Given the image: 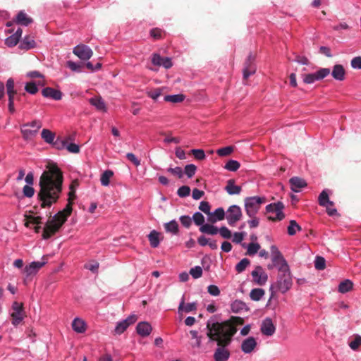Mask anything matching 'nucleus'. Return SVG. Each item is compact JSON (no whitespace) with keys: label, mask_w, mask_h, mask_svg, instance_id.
<instances>
[{"label":"nucleus","mask_w":361,"mask_h":361,"mask_svg":"<svg viewBox=\"0 0 361 361\" xmlns=\"http://www.w3.org/2000/svg\"><path fill=\"white\" fill-rule=\"evenodd\" d=\"M63 181L61 169L56 164H49L39 179L40 190L37 196L42 207H50L57 202L62 192Z\"/></svg>","instance_id":"obj_1"},{"label":"nucleus","mask_w":361,"mask_h":361,"mask_svg":"<svg viewBox=\"0 0 361 361\" xmlns=\"http://www.w3.org/2000/svg\"><path fill=\"white\" fill-rule=\"evenodd\" d=\"M207 335L211 341H218L219 347L216 349L214 361H227L230 352L227 346L236 333V328L228 322H221L216 315L211 317L207 322Z\"/></svg>","instance_id":"obj_2"},{"label":"nucleus","mask_w":361,"mask_h":361,"mask_svg":"<svg viewBox=\"0 0 361 361\" xmlns=\"http://www.w3.org/2000/svg\"><path fill=\"white\" fill-rule=\"evenodd\" d=\"M71 212L72 202H68L63 211L54 214L51 220L46 225L42 235L43 238L48 239L51 238L61 228Z\"/></svg>","instance_id":"obj_3"},{"label":"nucleus","mask_w":361,"mask_h":361,"mask_svg":"<svg viewBox=\"0 0 361 361\" xmlns=\"http://www.w3.org/2000/svg\"><path fill=\"white\" fill-rule=\"evenodd\" d=\"M293 286V279L290 268L287 270L281 271L277 276L276 281L270 286V290L275 289V291H279L285 293L289 290Z\"/></svg>","instance_id":"obj_4"},{"label":"nucleus","mask_w":361,"mask_h":361,"mask_svg":"<svg viewBox=\"0 0 361 361\" xmlns=\"http://www.w3.org/2000/svg\"><path fill=\"white\" fill-rule=\"evenodd\" d=\"M265 202V197L259 196L247 197L245 199V209L249 217H254L258 213L260 206Z\"/></svg>","instance_id":"obj_5"},{"label":"nucleus","mask_w":361,"mask_h":361,"mask_svg":"<svg viewBox=\"0 0 361 361\" xmlns=\"http://www.w3.org/2000/svg\"><path fill=\"white\" fill-rule=\"evenodd\" d=\"M42 123L39 120H34L23 124L20 126L22 137L25 140H30L34 138L42 128Z\"/></svg>","instance_id":"obj_6"},{"label":"nucleus","mask_w":361,"mask_h":361,"mask_svg":"<svg viewBox=\"0 0 361 361\" xmlns=\"http://www.w3.org/2000/svg\"><path fill=\"white\" fill-rule=\"evenodd\" d=\"M266 212L267 213H275V216H269V220L272 221H281L285 218V214L283 212L284 204L282 202L278 201L277 202L271 203L266 206Z\"/></svg>","instance_id":"obj_7"},{"label":"nucleus","mask_w":361,"mask_h":361,"mask_svg":"<svg viewBox=\"0 0 361 361\" xmlns=\"http://www.w3.org/2000/svg\"><path fill=\"white\" fill-rule=\"evenodd\" d=\"M13 312L11 314V324L14 326H17L24 319L25 311L23 303L15 301L12 304Z\"/></svg>","instance_id":"obj_8"},{"label":"nucleus","mask_w":361,"mask_h":361,"mask_svg":"<svg viewBox=\"0 0 361 361\" xmlns=\"http://www.w3.org/2000/svg\"><path fill=\"white\" fill-rule=\"evenodd\" d=\"M329 68H322L314 73L302 75V80L306 84H312L315 81L324 79L329 75Z\"/></svg>","instance_id":"obj_9"},{"label":"nucleus","mask_w":361,"mask_h":361,"mask_svg":"<svg viewBox=\"0 0 361 361\" xmlns=\"http://www.w3.org/2000/svg\"><path fill=\"white\" fill-rule=\"evenodd\" d=\"M242 210L238 205L233 204L226 211V218L229 226H234L242 217Z\"/></svg>","instance_id":"obj_10"},{"label":"nucleus","mask_w":361,"mask_h":361,"mask_svg":"<svg viewBox=\"0 0 361 361\" xmlns=\"http://www.w3.org/2000/svg\"><path fill=\"white\" fill-rule=\"evenodd\" d=\"M329 190L327 189L322 190L319 195L318 202L320 206L326 208L327 214L333 216L337 214V210L335 208L330 207L334 205V202L329 200Z\"/></svg>","instance_id":"obj_11"},{"label":"nucleus","mask_w":361,"mask_h":361,"mask_svg":"<svg viewBox=\"0 0 361 361\" xmlns=\"http://www.w3.org/2000/svg\"><path fill=\"white\" fill-rule=\"evenodd\" d=\"M251 276L253 282L259 286L265 285L268 280V274L261 266H257L251 272Z\"/></svg>","instance_id":"obj_12"},{"label":"nucleus","mask_w":361,"mask_h":361,"mask_svg":"<svg viewBox=\"0 0 361 361\" xmlns=\"http://www.w3.org/2000/svg\"><path fill=\"white\" fill-rule=\"evenodd\" d=\"M137 321V316L134 314L129 315L126 319L119 321L116 323L115 332L117 334H123L128 327Z\"/></svg>","instance_id":"obj_13"},{"label":"nucleus","mask_w":361,"mask_h":361,"mask_svg":"<svg viewBox=\"0 0 361 361\" xmlns=\"http://www.w3.org/2000/svg\"><path fill=\"white\" fill-rule=\"evenodd\" d=\"M73 53L81 60H88L92 56V50L85 44H78L73 49Z\"/></svg>","instance_id":"obj_14"},{"label":"nucleus","mask_w":361,"mask_h":361,"mask_svg":"<svg viewBox=\"0 0 361 361\" xmlns=\"http://www.w3.org/2000/svg\"><path fill=\"white\" fill-rule=\"evenodd\" d=\"M256 70L257 68L255 63V56L252 54H250L245 62L243 71V78L247 79L250 75L255 73Z\"/></svg>","instance_id":"obj_15"},{"label":"nucleus","mask_w":361,"mask_h":361,"mask_svg":"<svg viewBox=\"0 0 361 361\" xmlns=\"http://www.w3.org/2000/svg\"><path fill=\"white\" fill-rule=\"evenodd\" d=\"M260 330L263 335L267 336H272L276 331V326L274 324L272 319L269 317L265 318L262 322Z\"/></svg>","instance_id":"obj_16"},{"label":"nucleus","mask_w":361,"mask_h":361,"mask_svg":"<svg viewBox=\"0 0 361 361\" xmlns=\"http://www.w3.org/2000/svg\"><path fill=\"white\" fill-rule=\"evenodd\" d=\"M46 264L45 261L42 262H32L28 265H26L23 269V273L26 277L36 274L38 271Z\"/></svg>","instance_id":"obj_17"},{"label":"nucleus","mask_w":361,"mask_h":361,"mask_svg":"<svg viewBox=\"0 0 361 361\" xmlns=\"http://www.w3.org/2000/svg\"><path fill=\"white\" fill-rule=\"evenodd\" d=\"M42 94L45 98H51L56 101L61 100L62 98V92L60 90L49 87L42 89Z\"/></svg>","instance_id":"obj_18"},{"label":"nucleus","mask_w":361,"mask_h":361,"mask_svg":"<svg viewBox=\"0 0 361 361\" xmlns=\"http://www.w3.org/2000/svg\"><path fill=\"white\" fill-rule=\"evenodd\" d=\"M257 341L252 336L248 337L243 341L241 343V350L245 353H250L255 348Z\"/></svg>","instance_id":"obj_19"},{"label":"nucleus","mask_w":361,"mask_h":361,"mask_svg":"<svg viewBox=\"0 0 361 361\" xmlns=\"http://www.w3.org/2000/svg\"><path fill=\"white\" fill-rule=\"evenodd\" d=\"M152 328L147 322H141L137 324L136 331L142 337L148 336L152 332Z\"/></svg>","instance_id":"obj_20"},{"label":"nucleus","mask_w":361,"mask_h":361,"mask_svg":"<svg viewBox=\"0 0 361 361\" xmlns=\"http://www.w3.org/2000/svg\"><path fill=\"white\" fill-rule=\"evenodd\" d=\"M197 307V304L196 302H192L185 305V298L184 295H183L178 306V312L180 313L184 312L185 313H189L193 311H196Z\"/></svg>","instance_id":"obj_21"},{"label":"nucleus","mask_w":361,"mask_h":361,"mask_svg":"<svg viewBox=\"0 0 361 361\" xmlns=\"http://www.w3.org/2000/svg\"><path fill=\"white\" fill-rule=\"evenodd\" d=\"M291 190L295 192H300V189L307 185L305 180L297 176L292 177L290 179Z\"/></svg>","instance_id":"obj_22"},{"label":"nucleus","mask_w":361,"mask_h":361,"mask_svg":"<svg viewBox=\"0 0 361 361\" xmlns=\"http://www.w3.org/2000/svg\"><path fill=\"white\" fill-rule=\"evenodd\" d=\"M235 183V180L234 179H229L227 180V184L225 187V190L230 195H239L242 191L241 186L236 185Z\"/></svg>","instance_id":"obj_23"},{"label":"nucleus","mask_w":361,"mask_h":361,"mask_svg":"<svg viewBox=\"0 0 361 361\" xmlns=\"http://www.w3.org/2000/svg\"><path fill=\"white\" fill-rule=\"evenodd\" d=\"M226 214L222 207H219L216 209L214 212H211L210 215L208 216V221L212 223L221 221L226 217Z\"/></svg>","instance_id":"obj_24"},{"label":"nucleus","mask_w":361,"mask_h":361,"mask_svg":"<svg viewBox=\"0 0 361 361\" xmlns=\"http://www.w3.org/2000/svg\"><path fill=\"white\" fill-rule=\"evenodd\" d=\"M345 71L341 64H336L333 67L331 71L332 77L338 81H343L345 79Z\"/></svg>","instance_id":"obj_25"},{"label":"nucleus","mask_w":361,"mask_h":361,"mask_svg":"<svg viewBox=\"0 0 361 361\" xmlns=\"http://www.w3.org/2000/svg\"><path fill=\"white\" fill-rule=\"evenodd\" d=\"M72 328L74 331L82 334L86 331V323L82 319L76 317L72 322Z\"/></svg>","instance_id":"obj_26"},{"label":"nucleus","mask_w":361,"mask_h":361,"mask_svg":"<svg viewBox=\"0 0 361 361\" xmlns=\"http://www.w3.org/2000/svg\"><path fill=\"white\" fill-rule=\"evenodd\" d=\"M16 23L23 26H27L32 23V19L24 11H20L16 16Z\"/></svg>","instance_id":"obj_27"},{"label":"nucleus","mask_w":361,"mask_h":361,"mask_svg":"<svg viewBox=\"0 0 361 361\" xmlns=\"http://www.w3.org/2000/svg\"><path fill=\"white\" fill-rule=\"evenodd\" d=\"M35 46L36 42L32 37L25 36L19 45V48L24 50H29L35 47Z\"/></svg>","instance_id":"obj_28"},{"label":"nucleus","mask_w":361,"mask_h":361,"mask_svg":"<svg viewBox=\"0 0 361 361\" xmlns=\"http://www.w3.org/2000/svg\"><path fill=\"white\" fill-rule=\"evenodd\" d=\"M231 310L234 313H240L244 310L247 311L248 308L244 302L235 300L231 304Z\"/></svg>","instance_id":"obj_29"},{"label":"nucleus","mask_w":361,"mask_h":361,"mask_svg":"<svg viewBox=\"0 0 361 361\" xmlns=\"http://www.w3.org/2000/svg\"><path fill=\"white\" fill-rule=\"evenodd\" d=\"M164 227L166 233H171L172 235H177L178 233V224L176 220H171L169 222L165 223Z\"/></svg>","instance_id":"obj_30"},{"label":"nucleus","mask_w":361,"mask_h":361,"mask_svg":"<svg viewBox=\"0 0 361 361\" xmlns=\"http://www.w3.org/2000/svg\"><path fill=\"white\" fill-rule=\"evenodd\" d=\"M241 246L243 247H246L247 248V254L248 255H250V256L255 255V254H257V252L260 249L259 244L257 243H253V242L249 243L248 245H247L246 243H243L241 244Z\"/></svg>","instance_id":"obj_31"},{"label":"nucleus","mask_w":361,"mask_h":361,"mask_svg":"<svg viewBox=\"0 0 361 361\" xmlns=\"http://www.w3.org/2000/svg\"><path fill=\"white\" fill-rule=\"evenodd\" d=\"M150 246L153 248L157 247L160 243L159 233L155 230L152 231L148 235Z\"/></svg>","instance_id":"obj_32"},{"label":"nucleus","mask_w":361,"mask_h":361,"mask_svg":"<svg viewBox=\"0 0 361 361\" xmlns=\"http://www.w3.org/2000/svg\"><path fill=\"white\" fill-rule=\"evenodd\" d=\"M90 103L97 110L106 111V104L102 97H92L90 99Z\"/></svg>","instance_id":"obj_33"},{"label":"nucleus","mask_w":361,"mask_h":361,"mask_svg":"<svg viewBox=\"0 0 361 361\" xmlns=\"http://www.w3.org/2000/svg\"><path fill=\"white\" fill-rule=\"evenodd\" d=\"M41 137L45 142L51 145L54 142L56 135L50 130L44 128L42 130Z\"/></svg>","instance_id":"obj_34"},{"label":"nucleus","mask_w":361,"mask_h":361,"mask_svg":"<svg viewBox=\"0 0 361 361\" xmlns=\"http://www.w3.org/2000/svg\"><path fill=\"white\" fill-rule=\"evenodd\" d=\"M353 283L350 279H345L341 281L338 288V292L345 293L353 289Z\"/></svg>","instance_id":"obj_35"},{"label":"nucleus","mask_w":361,"mask_h":361,"mask_svg":"<svg viewBox=\"0 0 361 361\" xmlns=\"http://www.w3.org/2000/svg\"><path fill=\"white\" fill-rule=\"evenodd\" d=\"M200 231L208 235H216L219 232V228L213 225L209 224H204L200 228Z\"/></svg>","instance_id":"obj_36"},{"label":"nucleus","mask_w":361,"mask_h":361,"mask_svg":"<svg viewBox=\"0 0 361 361\" xmlns=\"http://www.w3.org/2000/svg\"><path fill=\"white\" fill-rule=\"evenodd\" d=\"M273 265L276 267L279 271L287 270L289 267L286 260L283 257L278 258L276 261H272Z\"/></svg>","instance_id":"obj_37"},{"label":"nucleus","mask_w":361,"mask_h":361,"mask_svg":"<svg viewBox=\"0 0 361 361\" xmlns=\"http://www.w3.org/2000/svg\"><path fill=\"white\" fill-rule=\"evenodd\" d=\"M185 99L183 94H169L164 97V101L171 103H180Z\"/></svg>","instance_id":"obj_38"},{"label":"nucleus","mask_w":361,"mask_h":361,"mask_svg":"<svg viewBox=\"0 0 361 361\" xmlns=\"http://www.w3.org/2000/svg\"><path fill=\"white\" fill-rule=\"evenodd\" d=\"M6 87L8 98H14L16 91L14 90V80L13 78H10L7 80Z\"/></svg>","instance_id":"obj_39"},{"label":"nucleus","mask_w":361,"mask_h":361,"mask_svg":"<svg viewBox=\"0 0 361 361\" xmlns=\"http://www.w3.org/2000/svg\"><path fill=\"white\" fill-rule=\"evenodd\" d=\"M265 292L262 288H253L250 293L251 300L259 301L264 296Z\"/></svg>","instance_id":"obj_40"},{"label":"nucleus","mask_w":361,"mask_h":361,"mask_svg":"<svg viewBox=\"0 0 361 361\" xmlns=\"http://www.w3.org/2000/svg\"><path fill=\"white\" fill-rule=\"evenodd\" d=\"M240 164L238 161L230 159L225 164L224 169L228 170V171L235 172L240 168Z\"/></svg>","instance_id":"obj_41"},{"label":"nucleus","mask_w":361,"mask_h":361,"mask_svg":"<svg viewBox=\"0 0 361 361\" xmlns=\"http://www.w3.org/2000/svg\"><path fill=\"white\" fill-rule=\"evenodd\" d=\"M113 175L114 173L112 171L106 170L101 176V184L104 186H108L109 185V179L113 176Z\"/></svg>","instance_id":"obj_42"},{"label":"nucleus","mask_w":361,"mask_h":361,"mask_svg":"<svg viewBox=\"0 0 361 361\" xmlns=\"http://www.w3.org/2000/svg\"><path fill=\"white\" fill-rule=\"evenodd\" d=\"M301 226L295 220H290L288 226V233L290 235H294L297 231H301Z\"/></svg>","instance_id":"obj_43"},{"label":"nucleus","mask_w":361,"mask_h":361,"mask_svg":"<svg viewBox=\"0 0 361 361\" xmlns=\"http://www.w3.org/2000/svg\"><path fill=\"white\" fill-rule=\"evenodd\" d=\"M250 261L247 258H243L235 265V271L238 273H242L250 265Z\"/></svg>","instance_id":"obj_44"},{"label":"nucleus","mask_w":361,"mask_h":361,"mask_svg":"<svg viewBox=\"0 0 361 361\" xmlns=\"http://www.w3.org/2000/svg\"><path fill=\"white\" fill-rule=\"evenodd\" d=\"M196 171L197 166L192 164H187L184 168V173L188 178H192L195 174Z\"/></svg>","instance_id":"obj_45"},{"label":"nucleus","mask_w":361,"mask_h":361,"mask_svg":"<svg viewBox=\"0 0 361 361\" xmlns=\"http://www.w3.org/2000/svg\"><path fill=\"white\" fill-rule=\"evenodd\" d=\"M192 220L194 221V223L197 226H202V225H204V216L203 214L200 212H196L193 214Z\"/></svg>","instance_id":"obj_46"},{"label":"nucleus","mask_w":361,"mask_h":361,"mask_svg":"<svg viewBox=\"0 0 361 361\" xmlns=\"http://www.w3.org/2000/svg\"><path fill=\"white\" fill-rule=\"evenodd\" d=\"M314 267L317 270H324L326 267V260L323 257L317 256L314 259Z\"/></svg>","instance_id":"obj_47"},{"label":"nucleus","mask_w":361,"mask_h":361,"mask_svg":"<svg viewBox=\"0 0 361 361\" xmlns=\"http://www.w3.org/2000/svg\"><path fill=\"white\" fill-rule=\"evenodd\" d=\"M67 141L61 140L60 137H57L54 140V142L51 145L56 149L61 150L66 148Z\"/></svg>","instance_id":"obj_48"},{"label":"nucleus","mask_w":361,"mask_h":361,"mask_svg":"<svg viewBox=\"0 0 361 361\" xmlns=\"http://www.w3.org/2000/svg\"><path fill=\"white\" fill-rule=\"evenodd\" d=\"M233 152V147L227 146L219 148L216 150V153L219 157H226L231 154Z\"/></svg>","instance_id":"obj_49"},{"label":"nucleus","mask_w":361,"mask_h":361,"mask_svg":"<svg viewBox=\"0 0 361 361\" xmlns=\"http://www.w3.org/2000/svg\"><path fill=\"white\" fill-rule=\"evenodd\" d=\"M25 90L31 94H35L38 92V87L35 82H27L25 86Z\"/></svg>","instance_id":"obj_50"},{"label":"nucleus","mask_w":361,"mask_h":361,"mask_svg":"<svg viewBox=\"0 0 361 361\" xmlns=\"http://www.w3.org/2000/svg\"><path fill=\"white\" fill-rule=\"evenodd\" d=\"M190 193V188L188 185L180 186L177 190V195L180 197H186L189 196Z\"/></svg>","instance_id":"obj_51"},{"label":"nucleus","mask_w":361,"mask_h":361,"mask_svg":"<svg viewBox=\"0 0 361 361\" xmlns=\"http://www.w3.org/2000/svg\"><path fill=\"white\" fill-rule=\"evenodd\" d=\"M247 233L244 231L243 232H235L233 235V242L235 244H242V241Z\"/></svg>","instance_id":"obj_52"},{"label":"nucleus","mask_w":361,"mask_h":361,"mask_svg":"<svg viewBox=\"0 0 361 361\" xmlns=\"http://www.w3.org/2000/svg\"><path fill=\"white\" fill-rule=\"evenodd\" d=\"M190 274H191L193 279H199L202 275V269L200 266H195L190 269Z\"/></svg>","instance_id":"obj_53"},{"label":"nucleus","mask_w":361,"mask_h":361,"mask_svg":"<svg viewBox=\"0 0 361 361\" xmlns=\"http://www.w3.org/2000/svg\"><path fill=\"white\" fill-rule=\"evenodd\" d=\"M67 66L73 71L75 72H81L82 64L81 63L74 62L72 61H68L67 62Z\"/></svg>","instance_id":"obj_54"},{"label":"nucleus","mask_w":361,"mask_h":361,"mask_svg":"<svg viewBox=\"0 0 361 361\" xmlns=\"http://www.w3.org/2000/svg\"><path fill=\"white\" fill-rule=\"evenodd\" d=\"M270 250L271 261H276L278 258H281V257H283L276 245H271Z\"/></svg>","instance_id":"obj_55"},{"label":"nucleus","mask_w":361,"mask_h":361,"mask_svg":"<svg viewBox=\"0 0 361 361\" xmlns=\"http://www.w3.org/2000/svg\"><path fill=\"white\" fill-rule=\"evenodd\" d=\"M220 235L224 239H230L232 236L231 231L226 226H221L219 228Z\"/></svg>","instance_id":"obj_56"},{"label":"nucleus","mask_w":361,"mask_h":361,"mask_svg":"<svg viewBox=\"0 0 361 361\" xmlns=\"http://www.w3.org/2000/svg\"><path fill=\"white\" fill-rule=\"evenodd\" d=\"M199 209L200 210H201L202 212H204V214H207L208 216L210 215L211 214V212H210V209H211V206L209 204V203L208 202H206V201H202L200 203V205H199Z\"/></svg>","instance_id":"obj_57"},{"label":"nucleus","mask_w":361,"mask_h":361,"mask_svg":"<svg viewBox=\"0 0 361 361\" xmlns=\"http://www.w3.org/2000/svg\"><path fill=\"white\" fill-rule=\"evenodd\" d=\"M162 90L161 88H156L154 90H149L147 92V95L152 99L157 100L158 97L161 94Z\"/></svg>","instance_id":"obj_58"},{"label":"nucleus","mask_w":361,"mask_h":361,"mask_svg":"<svg viewBox=\"0 0 361 361\" xmlns=\"http://www.w3.org/2000/svg\"><path fill=\"white\" fill-rule=\"evenodd\" d=\"M192 154L195 158L197 160H203L205 159V153L203 149H193L191 150Z\"/></svg>","instance_id":"obj_59"},{"label":"nucleus","mask_w":361,"mask_h":361,"mask_svg":"<svg viewBox=\"0 0 361 361\" xmlns=\"http://www.w3.org/2000/svg\"><path fill=\"white\" fill-rule=\"evenodd\" d=\"M19 40L20 39L18 38H17L16 36H14L13 35H11V36L8 37L5 39V44L8 47H12L16 46L18 43Z\"/></svg>","instance_id":"obj_60"},{"label":"nucleus","mask_w":361,"mask_h":361,"mask_svg":"<svg viewBox=\"0 0 361 361\" xmlns=\"http://www.w3.org/2000/svg\"><path fill=\"white\" fill-rule=\"evenodd\" d=\"M162 56L159 54L154 53L152 55V63L154 66H161V61H163Z\"/></svg>","instance_id":"obj_61"},{"label":"nucleus","mask_w":361,"mask_h":361,"mask_svg":"<svg viewBox=\"0 0 361 361\" xmlns=\"http://www.w3.org/2000/svg\"><path fill=\"white\" fill-rule=\"evenodd\" d=\"M23 192L25 197H32L35 194V190L31 185H25L23 188Z\"/></svg>","instance_id":"obj_62"},{"label":"nucleus","mask_w":361,"mask_h":361,"mask_svg":"<svg viewBox=\"0 0 361 361\" xmlns=\"http://www.w3.org/2000/svg\"><path fill=\"white\" fill-rule=\"evenodd\" d=\"M353 68L361 70V56L354 57L350 62Z\"/></svg>","instance_id":"obj_63"},{"label":"nucleus","mask_w":361,"mask_h":361,"mask_svg":"<svg viewBox=\"0 0 361 361\" xmlns=\"http://www.w3.org/2000/svg\"><path fill=\"white\" fill-rule=\"evenodd\" d=\"M361 345V336H356L353 341H351L349 343V346L353 350H356Z\"/></svg>","instance_id":"obj_64"}]
</instances>
